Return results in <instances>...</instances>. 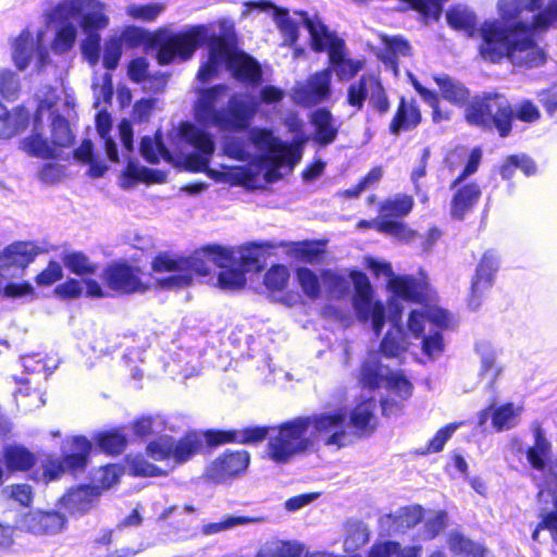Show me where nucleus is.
<instances>
[{
  "label": "nucleus",
  "mask_w": 557,
  "mask_h": 557,
  "mask_svg": "<svg viewBox=\"0 0 557 557\" xmlns=\"http://www.w3.org/2000/svg\"><path fill=\"white\" fill-rule=\"evenodd\" d=\"M379 425L376 401L362 398L348 410L338 407L309 416H299L278 424L277 434L269 438L267 457L276 465L289 463L294 458L312 450L314 442L323 440L325 446L337 449L354 440L372 436Z\"/></svg>",
  "instance_id": "1"
},
{
  "label": "nucleus",
  "mask_w": 557,
  "mask_h": 557,
  "mask_svg": "<svg viewBox=\"0 0 557 557\" xmlns=\"http://www.w3.org/2000/svg\"><path fill=\"white\" fill-rule=\"evenodd\" d=\"M557 20V3L552 1L537 12L531 25L522 21L503 24L497 20L485 21L479 28L480 57L492 64L508 60L515 66L534 67L546 61L544 50L535 41L532 29H547Z\"/></svg>",
  "instance_id": "2"
},
{
  "label": "nucleus",
  "mask_w": 557,
  "mask_h": 557,
  "mask_svg": "<svg viewBox=\"0 0 557 557\" xmlns=\"http://www.w3.org/2000/svg\"><path fill=\"white\" fill-rule=\"evenodd\" d=\"M69 442L71 453L61 457L54 453H46L41 456L38 468H35L38 457L27 446L20 443L5 444L0 453L1 468L9 475L28 473L34 483L45 485L61 480L66 471L72 474L84 472L89 462L92 442L85 435H74Z\"/></svg>",
  "instance_id": "3"
},
{
  "label": "nucleus",
  "mask_w": 557,
  "mask_h": 557,
  "mask_svg": "<svg viewBox=\"0 0 557 557\" xmlns=\"http://www.w3.org/2000/svg\"><path fill=\"white\" fill-rule=\"evenodd\" d=\"M465 121L483 131H495L500 138L510 136L515 120L533 124L541 119V111L530 99L521 100L516 107L497 91L476 95L463 112Z\"/></svg>",
  "instance_id": "4"
},
{
  "label": "nucleus",
  "mask_w": 557,
  "mask_h": 557,
  "mask_svg": "<svg viewBox=\"0 0 557 557\" xmlns=\"http://www.w3.org/2000/svg\"><path fill=\"white\" fill-rule=\"evenodd\" d=\"M482 157L481 147H474L469 154H466L465 148H455L444 158V163L450 172L455 171L466 160L463 169L449 185V189L454 190L450 199V216L454 220L462 221L468 213L473 211L481 199L482 189L480 185L474 181H465L478 172Z\"/></svg>",
  "instance_id": "5"
},
{
  "label": "nucleus",
  "mask_w": 557,
  "mask_h": 557,
  "mask_svg": "<svg viewBox=\"0 0 557 557\" xmlns=\"http://www.w3.org/2000/svg\"><path fill=\"white\" fill-rule=\"evenodd\" d=\"M248 139L258 150L267 151V161L270 169L265 173L268 182L280 177L275 173L283 165L294 168L302 157L305 139L302 137L293 138L290 143H285L274 136L271 128L251 127L248 129Z\"/></svg>",
  "instance_id": "6"
},
{
  "label": "nucleus",
  "mask_w": 557,
  "mask_h": 557,
  "mask_svg": "<svg viewBox=\"0 0 557 557\" xmlns=\"http://www.w3.org/2000/svg\"><path fill=\"white\" fill-rule=\"evenodd\" d=\"M206 27L203 25L190 26L185 30L171 32L160 27L152 37L156 59L159 65H168L175 60L187 61L195 51L203 45Z\"/></svg>",
  "instance_id": "7"
},
{
  "label": "nucleus",
  "mask_w": 557,
  "mask_h": 557,
  "mask_svg": "<svg viewBox=\"0 0 557 557\" xmlns=\"http://www.w3.org/2000/svg\"><path fill=\"white\" fill-rule=\"evenodd\" d=\"M349 277L354 283L355 293L352 307L360 322L371 321L374 333L379 336L386 322V308L383 301L373 300V287L366 273L351 270Z\"/></svg>",
  "instance_id": "8"
},
{
  "label": "nucleus",
  "mask_w": 557,
  "mask_h": 557,
  "mask_svg": "<svg viewBox=\"0 0 557 557\" xmlns=\"http://www.w3.org/2000/svg\"><path fill=\"white\" fill-rule=\"evenodd\" d=\"M413 207L414 199L407 194H396L379 203L377 214L380 220L392 225V230L386 232L387 236L401 240H410L416 236V232L403 222V219L411 213Z\"/></svg>",
  "instance_id": "9"
},
{
  "label": "nucleus",
  "mask_w": 557,
  "mask_h": 557,
  "mask_svg": "<svg viewBox=\"0 0 557 557\" xmlns=\"http://www.w3.org/2000/svg\"><path fill=\"white\" fill-rule=\"evenodd\" d=\"M141 269L127 261H114L103 268L101 280L103 285L120 295L145 293L149 285L141 280Z\"/></svg>",
  "instance_id": "10"
},
{
  "label": "nucleus",
  "mask_w": 557,
  "mask_h": 557,
  "mask_svg": "<svg viewBox=\"0 0 557 557\" xmlns=\"http://www.w3.org/2000/svg\"><path fill=\"white\" fill-rule=\"evenodd\" d=\"M84 8L90 11L83 14L79 26L86 35H100V30L109 25V16L104 13V4L99 0H71L60 2L54 7V15L69 18L81 14Z\"/></svg>",
  "instance_id": "11"
},
{
  "label": "nucleus",
  "mask_w": 557,
  "mask_h": 557,
  "mask_svg": "<svg viewBox=\"0 0 557 557\" xmlns=\"http://www.w3.org/2000/svg\"><path fill=\"white\" fill-rule=\"evenodd\" d=\"M500 259L494 249L485 250L474 270L468 294V306L478 309L488 290L493 287L496 274L499 270Z\"/></svg>",
  "instance_id": "12"
},
{
  "label": "nucleus",
  "mask_w": 557,
  "mask_h": 557,
  "mask_svg": "<svg viewBox=\"0 0 557 557\" xmlns=\"http://www.w3.org/2000/svg\"><path fill=\"white\" fill-rule=\"evenodd\" d=\"M250 463V454L244 449H227L212 460L206 468L207 481L221 484L246 472Z\"/></svg>",
  "instance_id": "13"
},
{
  "label": "nucleus",
  "mask_w": 557,
  "mask_h": 557,
  "mask_svg": "<svg viewBox=\"0 0 557 557\" xmlns=\"http://www.w3.org/2000/svg\"><path fill=\"white\" fill-rule=\"evenodd\" d=\"M256 113V103L231 99L226 111L213 110L210 117L220 129L244 132L249 128Z\"/></svg>",
  "instance_id": "14"
},
{
  "label": "nucleus",
  "mask_w": 557,
  "mask_h": 557,
  "mask_svg": "<svg viewBox=\"0 0 557 557\" xmlns=\"http://www.w3.org/2000/svg\"><path fill=\"white\" fill-rule=\"evenodd\" d=\"M40 113H33L21 103L8 109L0 101V140L8 141L25 133L33 122H40Z\"/></svg>",
  "instance_id": "15"
},
{
  "label": "nucleus",
  "mask_w": 557,
  "mask_h": 557,
  "mask_svg": "<svg viewBox=\"0 0 557 557\" xmlns=\"http://www.w3.org/2000/svg\"><path fill=\"white\" fill-rule=\"evenodd\" d=\"M332 69L325 67L310 75L306 84L297 91L299 102L313 107L326 101L331 96Z\"/></svg>",
  "instance_id": "16"
},
{
  "label": "nucleus",
  "mask_w": 557,
  "mask_h": 557,
  "mask_svg": "<svg viewBox=\"0 0 557 557\" xmlns=\"http://www.w3.org/2000/svg\"><path fill=\"white\" fill-rule=\"evenodd\" d=\"M180 135L187 144L193 146L199 154L205 157L203 159L193 154L187 158L188 162L190 164L193 162L197 163L196 169L205 166L208 162V158H210L215 150V144L211 134L189 122H185L180 126Z\"/></svg>",
  "instance_id": "17"
},
{
  "label": "nucleus",
  "mask_w": 557,
  "mask_h": 557,
  "mask_svg": "<svg viewBox=\"0 0 557 557\" xmlns=\"http://www.w3.org/2000/svg\"><path fill=\"white\" fill-rule=\"evenodd\" d=\"M422 122V113L417 100L401 96L389 122L388 132L394 136L414 131Z\"/></svg>",
  "instance_id": "18"
},
{
  "label": "nucleus",
  "mask_w": 557,
  "mask_h": 557,
  "mask_svg": "<svg viewBox=\"0 0 557 557\" xmlns=\"http://www.w3.org/2000/svg\"><path fill=\"white\" fill-rule=\"evenodd\" d=\"M23 525L34 535H54L66 525V518L57 510H34L23 518Z\"/></svg>",
  "instance_id": "19"
},
{
  "label": "nucleus",
  "mask_w": 557,
  "mask_h": 557,
  "mask_svg": "<svg viewBox=\"0 0 557 557\" xmlns=\"http://www.w3.org/2000/svg\"><path fill=\"white\" fill-rule=\"evenodd\" d=\"M183 273L161 277L157 285L162 289H180L193 283L194 275L207 276L210 273L208 263L200 257H183Z\"/></svg>",
  "instance_id": "20"
},
{
  "label": "nucleus",
  "mask_w": 557,
  "mask_h": 557,
  "mask_svg": "<svg viewBox=\"0 0 557 557\" xmlns=\"http://www.w3.org/2000/svg\"><path fill=\"white\" fill-rule=\"evenodd\" d=\"M387 288L396 298L408 302L422 304L428 297L426 282L412 275H392Z\"/></svg>",
  "instance_id": "21"
},
{
  "label": "nucleus",
  "mask_w": 557,
  "mask_h": 557,
  "mask_svg": "<svg viewBox=\"0 0 557 557\" xmlns=\"http://www.w3.org/2000/svg\"><path fill=\"white\" fill-rule=\"evenodd\" d=\"M226 69L232 76L242 83L257 86L262 81V70L258 61L251 55L237 51L228 60Z\"/></svg>",
  "instance_id": "22"
},
{
  "label": "nucleus",
  "mask_w": 557,
  "mask_h": 557,
  "mask_svg": "<svg viewBox=\"0 0 557 557\" xmlns=\"http://www.w3.org/2000/svg\"><path fill=\"white\" fill-rule=\"evenodd\" d=\"M37 250L27 242H15L0 252V273L11 268L24 272L35 260Z\"/></svg>",
  "instance_id": "23"
},
{
  "label": "nucleus",
  "mask_w": 557,
  "mask_h": 557,
  "mask_svg": "<svg viewBox=\"0 0 557 557\" xmlns=\"http://www.w3.org/2000/svg\"><path fill=\"white\" fill-rule=\"evenodd\" d=\"M387 367L376 358H368L361 361L356 379L361 389L374 392L384 386Z\"/></svg>",
  "instance_id": "24"
},
{
  "label": "nucleus",
  "mask_w": 557,
  "mask_h": 557,
  "mask_svg": "<svg viewBox=\"0 0 557 557\" xmlns=\"http://www.w3.org/2000/svg\"><path fill=\"white\" fill-rule=\"evenodd\" d=\"M433 81L440 88L441 97L458 108H465L471 103L474 97H470L469 88L461 82L454 79L448 74L434 75Z\"/></svg>",
  "instance_id": "25"
},
{
  "label": "nucleus",
  "mask_w": 557,
  "mask_h": 557,
  "mask_svg": "<svg viewBox=\"0 0 557 557\" xmlns=\"http://www.w3.org/2000/svg\"><path fill=\"white\" fill-rule=\"evenodd\" d=\"M100 495L98 486L81 484L70 488L64 495L63 502L70 511L85 513L96 505Z\"/></svg>",
  "instance_id": "26"
},
{
  "label": "nucleus",
  "mask_w": 557,
  "mask_h": 557,
  "mask_svg": "<svg viewBox=\"0 0 557 557\" xmlns=\"http://www.w3.org/2000/svg\"><path fill=\"white\" fill-rule=\"evenodd\" d=\"M310 122L314 128L313 140L322 146H329L335 141L339 125L336 124L335 119L327 108H319L312 114Z\"/></svg>",
  "instance_id": "27"
},
{
  "label": "nucleus",
  "mask_w": 557,
  "mask_h": 557,
  "mask_svg": "<svg viewBox=\"0 0 557 557\" xmlns=\"http://www.w3.org/2000/svg\"><path fill=\"white\" fill-rule=\"evenodd\" d=\"M203 447L201 433L188 430L178 440L173 438V461L184 463L200 454Z\"/></svg>",
  "instance_id": "28"
},
{
  "label": "nucleus",
  "mask_w": 557,
  "mask_h": 557,
  "mask_svg": "<svg viewBox=\"0 0 557 557\" xmlns=\"http://www.w3.org/2000/svg\"><path fill=\"white\" fill-rule=\"evenodd\" d=\"M92 441L99 450L109 456L121 455L128 443L124 428L121 426L97 432L94 434Z\"/></svg>",
  "instance_id": "29"
},
{
  "label": "nucleus",
  "mask_w": 557,
  "mask_h": 557,
  "mask_svg": "<svg viewBox=\"0 0 557 557\" xmlns=\"http://www.w3.org/2000/svg\"><path fill=\"white\" fill-rule=\"evenodd\" d=\"M39 122H33L34 128L20 141V148L27 156L39 159H54L55 150L49 140L38 131Z\"/></svg>",
  "instance_id": "30"
},
{
  "label": "nucleus",
  "mask_w": 557,
  "mask_h": 557,
  "mask_svg": "<svg viewBox=\"0 0 557 557\" xmlns=\"http://www.w3.org/2000/svg\"><path fill=\"white\" fill-rule=\"evenodd\" d=\"M423 518L424 508L418 504L400 507L396 512L387 515L389 527L396 533L413 529Z\"/></svg>",
  "instance_id": "31"
},
{
  "label": "nucleus",
  "mask_w": 557,
  "mask_h": 557,
  "mask_svg": "<svg viewBox=\"0 0 557 557\" xmlns=\"http://www.w3.org/2000/svg\"><path fill=\"white\" fill-rule=\"evenodd\" d=\"M326 239L294 242L290 244L289 253L299 261L313 264L323 260L326 252Z\"/></svg>",
  "instance_id": "32"
},
{
  "label": "nucleus",
  "mask_w": 557,
  "mask_h": 557,
  "mask_svg": "<svg viewBox=\"0 0 557 557\" xmlns=\"http://www.w3.org/2000/svg\"><path fill=\"white\" fill-rule=\"evenodd\" d=\"M249 5L262 11H265L268 9H275L277 27L281 30L282 35L285 37V39L290 46L297 42L299 37L298 25L292 18H289V12L287 9L276 8L271 2L264 0L250 2Z\"/></svg>",
  "instance_id": "33"
},
{
  "label": "nucleus",
  "mask_w": 557,
  "mask_h": 557,
  "mask_svg": "<svg viewBox=\"0 0 557 557\" xmlns=\"http://www.w3.org/2000/svg\"><path fill=\"white\" fill-rule=\"evenodd\" d=\"M140 153L150 164H158L161 160L171 161L172 154L163 141V134L158 129L153 137L144 136L140 140Z\"/></svg>",
  "instance_id": "34"
},
{
  "label": "nucleus",
  "mask_w": 557,
  "mask_h": 557,
  "mask_svg": "<svg viewBox=\"0 0 557 557\" xmlns=\"http://www.w3.org/2000/svg\"><path fill=\"white\" fill-rule=\"evenodd\" d=\"M449 550L462 557H486L487 549L459 531H453L447 537Z\"/></svg>",
  "instance_id": "35"
},
{
  "label": "nucleus",
  "mask_w": 557,
  "mask_h": 557,
  "mask_svg": "<svg viewBox=\"0 0 557 557\" xmlns=\"http://www.w3.org/2000/svg\"><path fill=\"white\" fill-rule=\"evenodd\" d=\"M520 169L525 176L535 175L537 172V165L535 161L525 153L509 154L505 158L503 163L499 165V175L505 181H510L516 170Z\"/></svg>",
  "instance_id": "36"
},
{
  "label": "nucleus",
  "mask_w": 557,
  "mask_h": 557,
  "mask_svg": "<svg viewBox=\"0 0 557 557\" xmlns=\"http://www.w3.org/2000/svg\"><path fill=\"white\" fill-rule=\"evenodd\" d=\"M304 16V25L310 34V46L315 52H323L326 50L329 41L337 37L336 34L330 33L327 26L322 22L314 21L308 16L307 12H299Z\"/></svg>",
  "instance_id": "37"
},
{
  "label": "nucleus",
  "mask_w": 557,
  "mask_h": 557,
  "mask_svg": "<svg viewBox=\"0 0 557 557\" xmlns=\"http://www.w3.org/2000/svg\"><path fill=\"white\" fill-rule=\"evenodd\" d=\"M258 557H308V552L296 541L277 540L263 547Z\"/></svg>",
  "instance_id": "38"
},
{
  "label": "nucleus",
  "mask_w": 557,
  "mask_h": 557,
  "mask_svg": "<svg viewBox=\"0 0 557 557\" xmlns=\"http://www.w3.org/2000/svg\"><path fill=\"white\" fill-rule=\"evenodd\" d=\"M446 18L453 29L463 32L469 37L474 36L478 30V18L471 11L454 7L447 11Z\"/></svg>",
  "instance_id": "39"
},
{
  "label": "nucleus",
  "mask_w": 557,
  "mask_h": 557,
  "mask_svg": "<svg viewBox=\"0 0 557 557\" xmlns=\"http://www.w3.org/2000/svg\"><path fill=\"white\" fill-rule=\"evenodd\" d=\"M203 44L208 45V57L225 62V65H227L233 54L237 52L233 44L224 35L212 34L208 37L206 34Z\"/></svg>",
  "instance_id": "40"
},
{
  "label": "nucleus",
  "mask_w": 557,
  "mask_h": 557,
  "mask_svg": "<svg viewBox=\"0 0 557 557\" xmlns=\"http://www.w3.org/2000/svg\"><path fill=\"white\" fill-rule=\"evenodd\" d=\"M34 41L28 32H22L13 42L12 59L20 71H24L32 61Z\"/></svg>",
  "instance_id": "41"
},
{
  "label": "nucleus",
  "mask_w": 557,
  "mask_h": 557,
  "mask_svg": "<svg viewBox=\"0 0 557 557\" xmlns=\"http://www.w3.org/2000/svg\"><path fill=\"white\" fill-rule=\"evenodd\" d=\"M375 78L374 75H361L359 79L351 83L347 88L346 101L349 107L355 108L357 111L363 109L364 102L371 91V79Z\"/></svg>",
  "instance_id": "42"
},
{
  "label": "nucleus",
  "mask_w": 557,
  "mask_h": 557,
  "mask_svg": "<svg viewBox=\"0 0 557 557\" xmlns=\"http://www.w3.org/2000/svg\"><path fill=\"white\" fill-rule=\"evenodd\" d=\"M369 542V530L361 521H348L345 524V552L360 549Z\"/></svg>",
  "instance_id": "43"
},
{
  "label": "nucleus",
  "mask_w": 557,
  "mask_h": 557,
  "mask_svg": "<svg viewBox=\"0 0 557 557\" xmlns=\"http://www.w3.org/2000/svg\"><path fill=\"white\" fill-rule=\"evenodd\" d=\"M62 262L71 273L78 276L94 275L97 271V265L82 251L64 253Z\"/></svg>",
  "instance_id": "44"
},
{
  "label": "nucleus",
  "mask_w": 557,
  "mask_h": 557,
  "mask_svg": "<svg viewBox=\"0 0 557 557\" xmlns=\"http://www.w3.org/2000/svg\"><path fill=\"white\" fill-rule=\"evenodd\" d=\"M76 38V27L67 22L57 29L50 45L51 50L59 55L65 54L74 47Z\"/></svg>",
  "instance_id": "45"
},
{
  "label": "nucleus",
  "mask_w": 557,
  "mask_h": 557,
  "mask_svg": "<svg viewBox=\"0 0 557 557\" xmlns=\"http://www.w3.org/2000/svg\"><path fill=\"white\" fill-rule=\"evenodd\" d=\"M409 41L400 36H391L384 38V48L380 59L384 63L397 64L399 55L407 57L410 54Z\"/></svg>",
  "instance_id": "46"
},
{
  "label": "nucleus",
  "mask_w": 557,
  "mask_h": 557,
  "mask_svg": "<svg viewBox=\"0 0 557 557\" xmlns=\"http://www.w3.org/2000/svg\"><path fill=\"white\" fill-rule=\"evenodd\" d=\"M550 445L544 437L541 429L534 433V445L527 450V458L532 468L543 470L545 468V458L548 455Z\"/></svg>",
  "instance_id": "47"
},
{
  "label": "nucleus",
  "mask_w": 557,
  "mask_h": 557,
  "mask_svg": "<svg viewBox=\"0 0 557 557\" xmlns=\"http://www.w3.org/2000/svg\"><path fill=\"white\" fill-rule=\"evenodd\" d=\"M519 409L512 403H505L492 412V425L497 432H503L515 426Z\"/></svg>",
  "instance_id": "48"
},
{
  "label": "nucleus",
  "mask_w": 557,
  "mask_h": 557,
  "mask_svg": "<svg viewBox=\"0 0 557 557\" xmlns=\"http://www.w3.org/2000/svg\"><path fill=\"white\" fill-rule=\"evenodd\" d=\"M542 3L543 0H502L499 10L503 17L513 20L523 11L535 12L540 10Z\"/></svg>",
  "instance_id": "49"
},
{
  "label": "nucleus",
  "mask_w": 557,
  "mask_h": 557,
  "mask_svg": "<svg viewBox=\"0 0 557 557\" xmlns=\"http://www.w3.org/2000/svg\"><path fill=\"white\" fill-rule=\"evenodd\" d=\"M123 54V37L119 35L109 36L103 45L102 64L103 67L113 71L117 67Z\"/></svg>",
  "instance_id": "50"
},
{
  "label": "nucleus",
  "mask_w": 557,
  "mask_h": 557,
  "mask_svg": "<svg viewBox=\"0 0 557 557\" xmlns=\"http://www.w3.org/2000/svg\"><path fill=\"white\" fill-rule=\"evenodd\" d=\"M321 277L330 296L339 299L348 294L349 282L345 275L325 269L322 270Z\"/></svg>",
  "instance_id": "51"
},
{
  "label": "nucleus",
  "mask_w": 557,
  "mask_h": 557,
  "mask_svg": "<svg viewBox=\"0 0 557 557\" xmlns=\"http://www.w3.org/2000/svg\"><path fill=\"white\" fill-rule=\"evenodd\" d=\"M21 92V82L16 73L0 69V96L7 101H14Z\"/></svg>",
  "instance_id": "52"
},
{
  "label": "nucleus",
  "mask_w": 557,
  "mask_h": 557,
  "mask_svg": "<svg viewBox=\"0 0 557 557\" xmlns=\"http://www.w3.org/2000/svg\"><path fill=\"white\" fill-rule=\"evenodd\" d=\"M289 273L285 265L274 264L264 274L263 284L271 292H282L286 288Z\"/></svg>",
  "instance_id": "53"
},
{
  "label": "nucleus",
  "mask_w": 557,
  "mask_h": 557,
  "mask_svg": "<svg viewBox=\"0 0 557 557\" xmlns=\"http://www.w3.org/2000/svg\"><path fill=\"white\" fill-rule=\"evenodd\" d=\"M296 274L305 295L312 300L318 299L321 295L319 276L308 268H299Z\"/></svg>",
  "instance_id": "54"
},
{
  "label": "nucleus",
  "mask_w": 557,
  "mask_h": 557,
  "mask_svg": "<svg viewBox=\"0 0 557 557\" xmlns=\"http://www.w3.org/2000/svg\"><path fill=\"white\" fill-rule=\"evenodd\" d=\"M52 145L55 147H69L73 144V134L67 120L61 115L53 119L51 125Z\"/></svg>",
  "instance_id": "55"
},
{
  "label": "nucleus",
  "mask_w": 557,
  "mask_h": 557,
  "mask_svg": "<svg viewBox=\"0 0 557 557\" xmlns=\"http://www.w3.org/2000/svg\"><path fill=\"white\" fill-rule=\"evenodd\" d=\"M277 428H271L267 425H253L246 426L237 430V444L242 445H253L263 442L271 430H275L277 434Z\"/></svg>",
  "instance_id": "56"
},
{
  "label": "nucleus",
  "mask_w": 557,
  "mask_h": 557,
  "mask_svg": "<svg viewBox=\"0 0 557 557\" xmlns=\"http://www.w3.org/2000/svg\"><path fill=\"white\" fill-rule=\"evenodd\" d=\"M383 387L395 392L403 398L411 396L413 388L411 382L406 377L403 371H388Z\"/></svg>",
  "instance_id": "57"
},
{
  "label": "nucleus",
  "mask_w": 557,
  "mask_h": 557,
  "mask_svg": "<svg viewBox=\"0 0 557 557\" xmlns=\"http://www.w3.org/2000/svg\"><path fill=\"white\" fill-rule=\"evenodd\" d=\"M202 442L205 441L210 448L225 444H237V430H219L208 429L201 433Z\"/></svg>",
  "instance_id": "58"
},
{
  "label": "nucleus",
  "mask_w": 557,
  "mask_h": 557,
  "mask_svg": "<svg viewBox=\"0 0 557 557\" xmlns=\"http://www.w3.org/2000/svg\"><path fill=\"white\" fill-rule=\"evenodd\" d=\"M458 426V423H448L438 429L437 432L433 435V437L428 442L425 448L421 450L419 454L429 455L442 451L446 442L451 437V435L454 434Z\"/></svg>",
  "instance_id": "59"
},
{
  "label": "nucleus",
  "mask_w": 557,
  "mask_h": 557,
  "mask_svg": "<svg viewBox=\"0 0 557 557\" xmlns=\"http://www.w3.org/2000/svg\"><path fill=\"white\" fill-rule=\"evenodd\" d=\"M122 474L123 469L116 463H108L106 466H101L98 469L96 476V481L98 483L97 486L100 488V493H102L103 490H109L115 485Z\"/></svg>",
  "instance_id": "60"
},
{
  "label": "nucleus",
  "mask_w": 557,
  "mask_h": 557,
  "mask_svg": "<svg viewBox=\"0 0 557 557\" xmlns=\"http://www.w3.org/2000/svg\"><path fill=\"white\" fill-rule=\"evenodd\" d=\"M123 37V44L126 42L128 47H138L144 45L146 49H153L152 37L156 36V30L147 32L141 28L131 27L123 30L120 35Z\"/></svg>",
  "instance_id": "61"
},
{
  "label": "nucleus",
  "mask_w": 557,
  "mask_h": 557,
  "mask_svg": "<svg viewBox=\"0 0 557 557\" xmlns=\"http://www.w3.org/2000/svg\"><path fill=\"white\" fill-rule=\"evenodd\" d=\"M222 288L238 289L246 284V272L242 268H224L218 276Z\"/></svg>",
  "instance_id": "62"
},
{
  "label": "nucleus",
  "mask_w": 557,
  "mask_h": 557,
  "mask_svg": "<svg viewBox=\"0 0 557 557\" xmlns=\"http://www.w3.org/2000/svg\"><path fill=\"white\" fill-rule=\"evenodd\" d=\"M370 103L373 109L381 115L389 111L391 103L388 96L381 81L376 76L375 78L371 79Z\"/></svg>",
  "instance_id": "63"
},
{
  "label": "nucleus",
  "mask_w": 557,
  "mask_h": 557,
  "mask_svg": "<svg viewBox=\"0 0 557 557\" xmlns=\"http://www.w3.org/2000/svg\"><path fill=\"white\" fill-rule=\"evenodd\" d=\"M147 454L154 460H173V437H160L150 442Z\"/></svg>",
  "instance_id": "64"
}]
</instances>
